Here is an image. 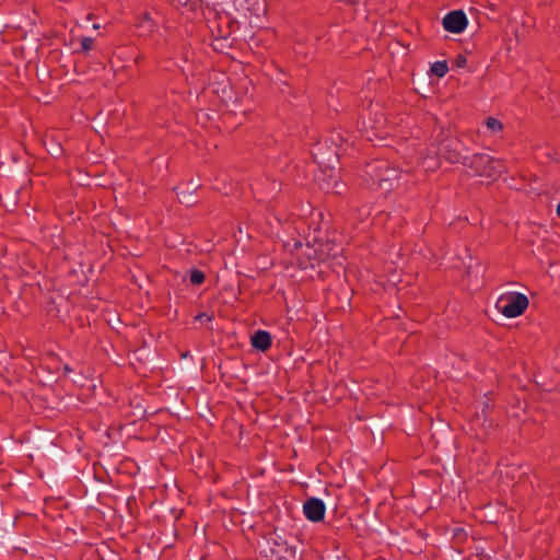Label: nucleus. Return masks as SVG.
Masks as SVG:
<instances>
[{"instance_id":"1","label":"nucleus","mask_w":560,"mask_h":560,"mask_svg":"<svg viewBox=\"0 0 560 560\" xmlns=\"http://www.w3.org/2000/svg\"><path fill=\"white\" fill-rule=\"evenodd\" d=\"M399 175L400 172L384 160L368 163L363 170L366 183L377 186L385 192L393 190L399 184Z\"/></svg>"},{"instance_id":"2","label":"nucleus","mask_w":560,"mask_h":560,"mask_svg":"<svg viewBox=\"0 0 560 560\" xmlns=\"http://www.w3.org/2000/svg\"><path fill=\"white\" fill-rule=\"evenodd\" d=\"M464 166L475 175L487 178H497L504 171V164L501 160L485 153H476L465 158Z\"/></svg>"},{"instance_id":"3","label":"nucleus","mask_w":560,"mask_h":560,"mask_svg":"<svg viewBox=\"0 0 560 560\" xmlns=\"http://www.w3.org/2000/svg\"><path fill=\"white\" fill-rule=\"evenodd\" d=\"M529 305L528 298L521 292H506L501 294L497 302L495 308L506 318H515L521 316Z\"/></svg>"},{"instance_id":"4","label":"nucleus","mask_w":560,"mask_h":560,"mask_svg":"<svg viewBox=\"0 0 560 560\" xmlns=\"http://www.w3.org/2000/svg\"><path fill=\"white\" fill-rule=\"evenodd\" d=\"M261 553L268 560H292L295 557L296 549L290 546L282 535L275 532L267 539V546L261 550Z\"/></svg>"},{"instance_id":"5","label":"nucleus","mask_w":560,"mask_h":560,"mask_svg":"<svg viewBox=\"0 0 560 560\" xmlns=\"http://www.w3.org/2000/svg\"><path fill=\"white\" fill-rule=\"evenodd\" d=\"M442 25L448 33L460 34L466 30L468 19L464 11L453 10L445 14L442 20Z\"/></svg>"},{"instance_id":"6","label":"nucleus","mask_w":560,"mask_h":560,"mask_svg":"<svg viewBox=\"0 0 560 560\" xmlns=\"http://www.w3.org/2000/svg\"><path fill=\"white\" fill-rule=\"evenodd\" d=\"M326 506L323 500L318 498L307 499L303 504V513L311 522H320L325 517Z\"/></svg>"},{"instance_id":"7","label":"nucleus","mask_w":560,"mask_h":560,"mask_svg":"<svg viewBox=\"0 0 560 560\" xmlns=\"http://www.w3.org/2000/svg\"><path fill=\"white\" fill-rule=\"evenodd\" d=\"M271 335L266 330H257L252 336V346L259 351H267L271 347Z\"/></svg>"},{"instance_id":"8","label":"nucleus","mask_w":560,"mask_h":560,"mask_svg":"<svg viewBox=\"0 0 560 560\" xmlns=\"http://www.w3.org/2000/svg\"><path fill=\"white\" fill-rule=\"evenodd\" d=\"M136 26L139 31V35L147 36L154 32L156 24L152 20L149 12H142L137 21Z\"/></svg>"},{"instance_id":"9","label":"nucleus","mask_w":560,"mask_h":560,"mask_svg":"<svg viewBox=\"0 0 560 560\" xmlns=\"http://www.w3.org/2000/svg\"><path fill=\"white\" fill-rule=\"evenodd\" d=\"M323 147L320 143H317L312 151V155L315 159V162L318 165H325L328 167H334V162L338 160V155L336 152H331L328 159H325L322 154Z\"/></svg>"},{"instance_id":"10","label":"nucleus","mask_w":560,"mask_h":560,"mask_svg":"<svg viewBox=\"0 0 560 560\" xmlns=\"http://www.w3.org/2000/svg\"><path fill=\"white\" fill-rule=\"evenodd\" d=\"M431 72L439 78L444 77L448 72V66L446 61H435L431 66Z\"/></svg>"},{"instance_id":"11","label":"nucleus","mask_w":560,"mask_h":560,"mask_svg":"<svg viewBox=\"0 0 560 560\" xmlns=\"http://www.w3.org/2000/svg\"><path fill=\"white\" fill-rule=\"evenodd\" d=\"M445 158L450 163L456 164L459 163L464 165L465 158H468L467 155H462L456 149L448 150L445 153Z\"/></svg>"},{"instance_id":"12","label":"nucleus","mask_w":560,"mask_h":560,"mask_svg":"<svg viewBox=\"0 0 560 560\" xmlns=\"http://www.w3.org/2000/svg\"><path fill=\"white\" fill-rule=\"evenodd\" d=\"M486 127L493 133H497L502 130L503 125L502 122L494 118V117H488L486 119Z\"/></svg>"},{"instance_id":"13","label":"nucleus","mask_w":560,"mask_h":560,"mask_svg":"<svg viewBox=\"0 0 560 560\" xmlns=\"http://www.w3.org/2000/svg\"><path fill=\"white\" fill-rule=\"evenodd\" d=\"M205 273L197 269L191 270L189 273V281L196 285L202 284L205 282Z\"/></svg>"},{"instance_id":"14","label":"nucleus","mask_w":560,"mask_h":560,"mask_svg":"<svg viewBox=\"0 0 560 560\" xmlns=\"http://www.w3.org/2000/svg\"><path fill=\"white\" fill-rule=\"evenodd\" d=\"M320 247H322L320 248V253H319V255L317 257V259L319 261H325L326 259H328L331 256H334V257L337 256V253H335V254L330 253V245L329 244L320 245Z\"/></svg>"},{"instance_id":"15","label":"nucleus","mask_w":560,"mask_h":560,"mask_svg":"<svg viewBox=\"0 0 560 560\" xmlns=\"http://www.w3.org/2000/svg\"><path fill=\"white\" fill-rule=\"evenodd\" d=\"M93 43H94V40L92 37H82L81 38V50L83 52L90 51L93 46Z\"/></svg>"},{"instance_id":"16","label":"nucleus","mask_w":560,"mask_h":560,"mask_svg":"<svg viewBox=\"0 0 560 560\" xmlns=\"http://www.w3.org/2000/svg\"><path fill=\"white\" fill-rule=\"evenodd\" d=\"M423 164L427 168L435 170L440 166V162L436 158L424 159Z\"/></svg>"},{"instance_id":"17","label":"nucleus","mask_w":560,"mask_h":560,"mask_svg":"<svg viewBox=\"0 0 560 560\" xmlns=\"http://www.w3.org/2000/svg\"><path fill=\"white\" fill-rule=\"evenodd\" d=\"M195 320L211 322L212 316L208 315L207 313H200V314L196 315Z\"/></svg>"},{"instance_id":"18","label":"nucleus","mask_w":560,"mask_h":560,"mask_svg":"<svg viewBox=\"0 0 560 560\" xmlns=\"http://www.w3.org/2000/svg\"><path fill=\"white\" fill-rule=\"evenodd\" d=\"M557 214H558V217L560 218V202H559V203H558V206H557Z\"/></svg>"},{"instance_id":"19","label":"nucleus","mask_w":560,"mask_h":560,"mask_svg":"<svg viewBox=\"0 0 560 560\" xmlns=\"http://www.w3.org/2000/svg\"><path fill=\"white\" fill-rule=\"evenodd\" d=\"M98 27H100V25H98V24H94V25H93V28H95V30H96V28H98Z\"/></svg>"},{"instance_id":"20","label":"nucleus","mask_w":560,"mask_h":560,"mask_svg":"<svg viewBox=\"0 0 560 560\" xmlns=\"http://www.w3.org/2000/svg\"><path fill=\"white\" fill-rule=\"evenodd\" d=\"M65 370H66L67 372H70V371H71V370L69 369V366H67V365L65 366Z\"/></svg>"},{"instance_id":"21","label":"nucleus","mask_w":560,"mask_h":560,"mask_svg":"<svg viewBox=\"0 0 560 560\" xmlns=\"http://www.w3.org/2000/svg\"><path fill=\"white\" fill-rule=\"evenodd\" d=\"M60 152H61V149H60V148H58V149H57V153H60ZM54 154H56V152H55Z\"/></svg>"}]
</instances>
